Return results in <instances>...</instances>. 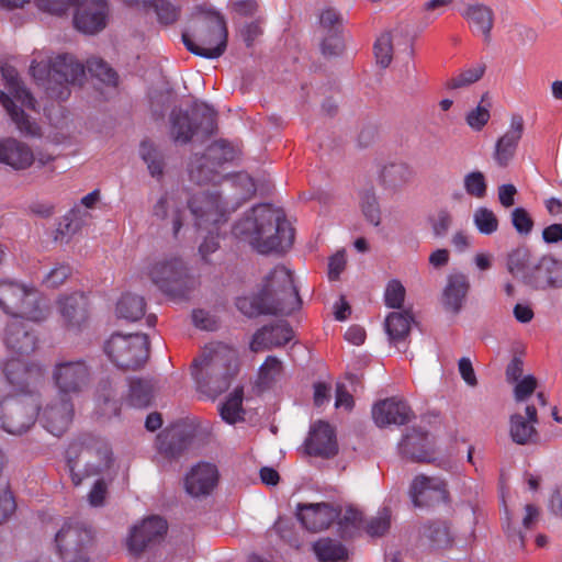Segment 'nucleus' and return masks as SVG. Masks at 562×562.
I'll use <instances>...</instances> for the list:
<instances>
[{
	"mask_svg": "<svg viewBox=\"0 0 562 562\" xmlns=\"http://www.w3.org/2000/svg\"><path fill=\"white\" fill-rule=\"evenodd\" d=\"M233 235L248 243L259 254L284 251L291 247L294 238L281 210L270 204H258L246 212L232 229Z\"/></svg>",
	"mask_w": 562,
	"mask_h": 562,
	"instance_id": "1",
	"label": "nucleus"
},
{
	"mask_svg": "<svg viewBox=\"0 0 562 562\" xmlns=\"http://www.w3.org/2000/svg\"><path fill=\"white\" fill-rule=\"evenodd\" d=\"M23 319L25 317L11 318L3 335L4 345L11 353L3 371L8 382L21 391H25L31 384H38L44 376L40 364L27 361V357L35 350L36 338L26 329Z\"/></svg>",
	"mask_w": 562,
	"mask_h": 562,
	"instance_id": "2",
	"label": "nucleus"
},
{
	"mask_svg": "<svg viewBox=\"0 0 562 562\" xmlns=\"http://www.w3.org/2000/svg\"><path fill=\"white\" fill-rule=\"evenodd\" d=\"M30 75L45 89L48 98L65 101L70 95V86L81 85L85 66L68 54L52 57L46 52L35 53L30 66Z\"/></svg>",
	"mask_w": 562,
	"mask_h": 562,
	"instance_id": "3",
	"label": "nucleus"
},
{
	"mask_svg": "<svg viewBox=\"0 0 562 562\" xmlns=\"http://www.w3.org/2000/svg\"><path fill=\"white\" fill-rule=\"evenodd\" d=\"M236 368L237 351L226 344L211 342L193 361L191 370L198 391L214 398L228 387Z\"/></svg>",
	"mask_w": 562,
	"mask_h": 562,
	"instance_id": "4",
	"label": "nucleus"
},
{
	"mask_svg": "<svg viewBox=\"0 0 562 562\" xmlns=\"http://www.w3.org/2000/svg\"><path fill=\"white\" fill-rule=\"evenodd\" d=\"M192 29L195 38L182 33V42L190 53L209 59L224 54L228 34L226 20L220 11L209 3L196 5L192 12Z\"/></svg>",
	"mask_w": 562,
	"mask_h": 562,
	"instance_id": "5",
	"label": "nucleus"
},
{
	"mask_svg": "<svg viewBox=\"0 0 562 562\" xmlns=\"http://www.w3.org/2000/svg\"><path fill=\"white\" fill-rule=\"evenodd\" d=\"M67 465L74 485L85 477L98 475L112 462V453L106 441L90 434L74 440L66 450Z\"/></svg>",
	"mask_w": 562,
	"mask_h": 562,
	"instance_id": "6",
	"label": "nucleus"
},
{
	"mask_svg": "<svg viewBox=\"0 0 562 562\" xmlns=\"http://www.w3.org/2000/svg\"><path fill=\"white\" fill-rule=\"evenodd\" d=\"M0 307L12 318L32 322L44 321L49 314L47 301L36 288L13 280H0Z\"/></svg>",
	"mask_w": 562,
	"mask_h": 562,
	"instance_id": "7",
	"label": "nucleus"
},
{
	"mask_svg": "<svg viewBox=\"0 0 562 562\" xmlns=\"http://www.w3.org/2000/svg\"><path fill=\"white\" fill-rule=\"evenodd\" d=\"M1 75L5 81V87L9 93L0 91V103L21 133L32 136L37 135L38 126L29 119L23 109L15 104V102H19L21 106L35 110L36 100L25 88L19 72L13 66L9 64L2 65Z\"/></svg>",
	"mask_w": 562,
	"mask_h": 562,
	"instance_id": "8",
	"label": "nucleus"
},
{
	"mask_svg": "<svg viewBox=\"0 0 562 562\" xmlns=\"http://www.w3.org/2000/svg\"><path fill=\"white\" fill-rule=\"evenodd\" d=\"M192 115L182 110L173 109L170 114V135L176 143L187 144L194 134L212 135L216 130V112L204 103L194 102Z\"/></svg>",
	"mask_w": 562,
	"mask_h": 562,
	"instance_id": "9",
	"label": "nucleus"
},
{
	"mask_svg": "<svg viewBox=\"0 0 562 562\" xmlns=\"http://www.w3.org/2000/svg\"><path fill=\"white\" fill-rule=\"evenodd\" d=\"M29 385L25 391H21L16 385H12L18 392L24 394L21 397H5L0 402V427L12 435H21L34 425L38 406L32 395Z\"/></svg>",
	"mask_w": 562,
	"mask_h": 562,
	"instance_id": "10",
	"label": "nucleus"
},
{
	"mask_svg": "<svg viewBox=\"0 0 562 562\" xmlns=\"http://www.w3.org/2000/svg\"><path fill=\"white\" fill-rule=\"evenodd\" d=\"M55 546L64 562H91L92 530L82 522L67 520L55 536Z\"/></svg>",
	"mask_w": 562,
	"mask_h": 562,
	"instance_id": "11",
	"label": "nucleus"
},
{
	"mask_svg": "<svg viewBox=\"0 0 562 562\" xmlns=\"http://www.w3.org/2000/svg\"><path fill=\"white\" fill-rule=\"evenodd\" d=\"M261 290L280 314L289 315L301 307L302 301L293 283L292 271L284 266L274 267L265 277Z\"/></svg>",
	"mask_w": 562,
	"mask_h": 562,
	"instance_id": "12",
	"label": "nucleus"
},
{
	"mask_svg": "<svg viewBox=\"0 0 562 562\" xmlns=\"http://www.w3.org/2000/svg\"><path fill=\"white\" fill-rule=\"evenodd\" d=\"M195 228L221 226L227 222L236 206H229L217 191H199L187 200Z\"/></svg>",
	"mask_w": 562,
	"mask_h": 562,
	"instance_id": "13",
	"label": "nucleus"
},
{
	"mask_svg": "<svg viewBox=\"0 0 562 562\" xmlns=\"http://www.w3.org/2000/svg\"><path fill=\"white\" fill-rule=\"evenodd\" d=\"M104 352L115 366L124 369H137L148 358L147 336L113 334L104 345Z\"/></svg>",
	"mask_w": 562,
	"mask_h": 562,
	"instance_id": "14",
	"label": "nucleus"
},
{
	"mask_svg": "<svg viewBox=\"0 0 562 562\" xmlns=\"http://www.w3.org/2000/svg\"><path fill=\"white\" fill-rule=\"evenodd\" d=\"M236 156L234 147L225 140L211 144L206 153L190 164L189 177L196 184L217 183L222 179L218 168Z\"/></svg>",
	"mask_w": 562,
	"mask_h": 562,
	"instance_id": "15",
	"label": "nucleus"
},
{
	"mask_svg": "<svg viewBox=\"0 0 562 562\" xmlns=\"http://www.w3.org/2000/svg\"><path fill=\"white\" fill-rule=\"evenodd\" d=\"M147 274L158 289L167 295L181 297L187 294L189 278L179 258H162L154 261Z\"/></svg>",
	"mask_w": 562,
	"mask_h": 562,
	"instance_id": "16",
	"label": "nucleus"
},
{
	"mask_svg": "<svg viewBox=\"0 0 562 562\" xmlns=\"http://www.w3.org/2000/svg\"><path fill=\"white\" fill-rule=\"evenodd\" d=\"M52 376L59 394L70 397L88 386L91 370L82 359L60 361L55 364Z\"/></svg>",
	"mask_w": 562,
	"mask_h": 562,
	"instance_id": "17",
	"label": "nucleus"
},
{
	"mask_svg": "<svg viewBox=\"0 0 562 562\" xmlns=\"http://www.w3.org/2000/svg\"><path fill=\"white\" fill-rule=\"evenodd\" d=\"M187 200L180 191H168L153 205V216L164 226H170L175 238L179 237L187 218Z\"/></svg>",
	"mask_w": 562,
	"mask_h": 562,
	"instance_id": "18",
	"label": "nucleus"
},
{
	"mask_svg": "<svg viewBox=\"0 0 562 562\" xmlns=\"http://www.w3.org/2000/svg\"><path fill=\"white\" fill-rule=\"evenodd\" d=\"M76 11L75 27L85 34L101 32L108 23L109 7L106 0H74Z\"/></svg>",
	"mask_w": 562,
	"mask_h": 562,
	"instance_id": "19",
	"label": "nucleus"
},
{
	"mask_svg": "<svg viewBox=\"0 0 562 562\" xmlns=\"http://www.w3.org/2000/svg\"><path fill=\"white\" fill-rule=\"evenodd\" d=\"M74 405L70 397L60 395L37 411L42 426L54 436H60L70 425Z\"/></svg>",
	"mask_w": 562,
	"mask_h": 562,
	"instance_id": "20",
	"label": "nucleus"
},
{
	"mask_svg": "<svg viewBox=\"0 0 562 562\" xmlns=\"http://www.w3.org/2000/svg\"><path fill=\"white\" fill-rule=\"evenodd\" d=\"M344 18L334 8H326L319 14V29L323 35L321 43L325 56H337L344 49L342 40Z\"/></svg>",
	"mask_w": 562,
	"mask_h": 562,
	"instance_id": "21",
	"label": "nucleus"
},
{
	"mask_svg": "<svg viewBox=\"0 0 562 562\" xmlns=\"http://www.w3.org/2000/svg\"><path fill=\"white\" fill-rule=\"evenodd\" d=\"M409 495L414 506L428 507L445 503L448 497V492L441 479L417 475L411 485Z\"/></svg>",
	"mask_w": 562,
	"mask_h": 562,
	"instance_id": "22",
	"label": "nucleus"
},
{
	"mask_svg": "<svg viewBox=\"0 0 562 562\" xmlns=\"http://www.w3.org/2000/svg\"><path fill=\"white\" fill-rule=\"evenodd\" d=\"M526 283L535 289L562 286V261L543 256L530 269Z\"/></svg>",
	"mask_w": 562,
	"mask_h": 562,
	"instance_id": "23",
	"label": "nucleus"
},
{
	"mask_svg": "<svg viewBox=\"0 0 562 562\" xmlns=\"http://www.w3.org/2000/svg\"><path fill=\"white\" fill-rule=\"evenodd\" d=\"M167 529V521L159 516L144 519L140 525L131 530L127 540L130 551L135 554L140 553L150 542L162 538Z\"/></svg>",
	"mask_w": 562,
	"mask_h": 562,
	"instance_id": "24",
	"label": "nucleus"
},
{
	"mask_svg": "<svg viewBox=\"0 0 562 562\" xmlns=\"http://www.w3.org/2000/svg\"><path fill=\"white\" fill-rule=\"evenodd\" d=\"M218 482L217 468L207 462L194 465L184 479V487L193 497L206 496L212 493Z\"/></svg>",
	"mask_w": 562,
	"mask_h": 562,
	"instance_id": "25",
	"label": "nucleus"
},
{
	"mask_svg": "<svg viewBox=\"0 0 562 562\" xmlns=\"http://www.w3.org/2000/svg\"><path fill=\"white\" fill-rule=\"evenodd\" d=\"M293 339V330L285 322H278L258 329L250 341L255 352L286 345Z\"/></svg>",
	"mask_w": 562,
	"mask_h": 562,
	"instance_id": "26",
	"label": "nucleus"
},
{
	"mask_svg": "<svg viewBox=\"0 0 562 562\" xmlns=\"http://www.w3.org/2000/svg\"><path fill=\"white\" fill-rule=\"evenodd\" d=\"M412 411L402 400L385 398L372 408V418L376 426L404 425L411 419Z\"/></svg>",
	"mask_w": 562,
	"mask_h": 562,
	"instance_id": "27",
	"label": "nucleus"
},
{
	"mask_svg": "<svg viewBox=\"0 0 562 562\" xmlns=\"http://www.w3.org/2000/svg\"><path fill=\"white\" fill-rule=\"evenodd\" d=\"M58 312L69 328L80 327L88 318V299L76 291L68 295H60L57 300Z\"/></svg>",
	"mask_w": 562,
	"mask_h": 562,
	"instance_id": "28",
	"label": "nucleus"
},
{
	"mask_svg": "<svg viewBox=\"0 0 562 562\" xmlns=\"http://www.w3.org/2000/svg\"><path fill=\"white\" fill-rule=\"evenodd\" d=\"M306 452L311 456L331 457L337 452V442L334 429L326 422L315 423L305 441Z\"/></svg>",
	"mask_w": 562,
	"mask_h": 562,
	"instance_id": "29",
	"label": "nucleus"
},
{
	"mask_svg": "<svg viewBox=\"0 0 562 562\" xmlns=\"http://www.w3.org/2000/svg\"><path fill=\"white\" fill-rule=\"evenodd\" d=\"M525 412L526 417L518 413L509 416L508 434L512 441L519 446L529 445L537 437V408L533 405H527Z\"/></svg>",
	"mask_w": 562,
	"mask_h": 562,
	"instance_id": "30",
	"label": "nucleus"
},
{
	"mask_svg": "<svg viewBox=\"0 0 562 562\" xmlns=\"http://www.w3.org/2000/svg\"><path fill=\"white\" fill-rule=\"evenodd\" d=\"M302 525L311 531L328 528L339 517V510L329 504H308L300 507L297 514Z\"/></svg>",
	"mask_w": 562,
	"mask_h": 562,
	"instance_id": "31",
	"label": "nucleus"
},
{
	"mask_svg": "<svg viewBox=\"0 0 562 562\" xmlns=\"http://www.w3.org/2000/svg\"><path fill=\"white\" fill-rule=\"evenodd\" d=\"M460 14L473 34L482 36L484 42H490L494 25V12L488 5L479 2L469 3Z\"/></svg>",
	"mask_w": 562,
	"mask_h": 562,
	"instance_id": "32",
	"label": "nucleus"
},
{
	"mask_svg": "<svg viewBox=\"0 0 562 562\" xmlns=\"http://www.w3.org/2000/svg\"><path fill=\"white\" fill-rule=\"evenodd\" d=\"M524 132V120L520 115H514L507 132L495 145L494 159L501 167H506L513 159L518 143Z\"/></svg>",
	"mask_w": 562,
	"mask_h": 562,
	"instance_id": "33",
	"label": "nucleus"
},
{
	"mask_svg": "<svg viewBox=\"0 0 562 562\" xmlns=\"http://www.w3.org/2000/svg\"><path fill=\"white\" fill-rule=\"evenodd\" d=\"M400 452L405 458L418 462H429L432 459V443L429 435L419 429H412L398 445Z\"/></svg>",
	"mask_w": 562,
	"mask_h": 562,
	"instance_id": "34",
	"label": "nucleus"
},
{
	"mask_svg": "<svg viewBox=\"0 0 562 562\" xmlns=\"http://www.w3.org/2000/svg\"><path fill=\"white\" fill-rule=\"evenodd\" d=\"M34 161L32 149L14 138L0 140V162L10 166L14 170L29 168Z\"/></svg>",
	"mask_w": 562,
	"mask_h": 562,
	"instance_id": "35",
	"label": "nucleus"
},
{
	"mask_svg": "<svg viewBox=\"0 0 562 562\" xmlns=\"http://www.w3.org/2000/svg\"><path fill=\"white\" fill-rule=\"evenodd\" d=\"M469 288L470 283L465 274H450L442 293V303L445 307L453 313L460 312Z\"/></svg>",
	"mask_w": 562,
	"mask_h": 562,
	"instance_id": "36",
	"label": "nucleus"
},
{
	"mask_svg": "<svg viewBox=\"0 0 562 562\" xmlns=\"http://www.w3.org/2000/svg\"><path fill=\"white\" fill-rule=\"evenodd\" d=\"M236 307L248 317L261 314H280V312H277L276 304L271 303L270 299L262 294V290L257 295L237 297Z\"/></svg>",
	"mask_w": 562,
	"mask_h": 562,
	"instance_id": "37",
	"label": "nucleus"
},
{
	"mask_svg": "<svg viewBox=\"0 0 562 562\" xmlns=\"http://www.w3.org/2000/svg\"><path fill=\"white\" fill-rule=\"evenodd\" d=\"M189 439L178 428H171L157 436L156 446L160 453L168 458L178 457L187 449Z\"/></svg>",
	"mask_w": 562,
	"mask_h": 562,
	"instance_id": "38",
	"label": "nucleus"
},
{
	"mask_svg": "<svg viewBox=\"0 0 562 562\" xmlns=\"http://www.w3.org/2000/svg\"><path fill=\"white\" fill-rule=\"evenodd\" d=\"M413 178V170L406 162H390L380 172V181L385 188L396 189L408 183Z\"/></svg>",
	"mask_w": 562,
	"mask_h": 562,
	"instance_id": "39",
	"label": "nucleus"
},
{
	"mask_svg": "<svg viewBox=\"0 0 562 562\" xmlns=\"http://www.w3.org/2000/svg\"><path fill=\"white\" fill-rule=\"evenodd\" d=\"M142 8L145 11H153L162 25L176 23L181 12V8L171 0H143Z\"/></svg>",
	"mask_w": 562,
	"mask_h": 562,
	"instance_id": "40",
	"label": "nucleus"
},
{
	"mask_svg": "<svg viewBox=\"0 0 562 562\" xmlns=\"http://www.w3.org/2000/svg\"><path fill=\"white\" fill-rule=\"evenodd\" d=\"M413 317L408 312H392L385 319V329L390 340L397 344L405 339L411 330Z\"/></svg>",
	"mask_w": 562,
	"mask_h": 562,
	"instance_id": "41",
	"label": "nucleus"
},
{
	"mask_svg": "<svg viewBox=\"0 0 562 562\" xmlns=\"http://www.w3.org/2000/svg\"><path fill=\"white\" fill-rule=\"evenodd\" d=\"M145 306L142 296L126 293L121 296L116 304V314L119 318L136 322L145 315Z\"/></svg>",
	"mask_w": 562,
	"mask_h": 562,
	"instance_id": "42",
	"label": "nucleus"
},
{
	"mask_svg": "<svg viewBox=\"0 0 562 562\" xmlns=\"http://www.w3.org/2000/svg\"><path fill=\"white\" fill-rule=\"evenodd\" d=\"M398 37L400 33L396 31L383 32L376 37L373 45V53L376 64L382 68L390 66L393 58L394 44Z\"/></svg>",
	"mask_w": 562,
	"mask_h": 562,
	"instance_id": "43",
	"label": "nucleus"
},
{
	"mask_svg": "<svg viewBox=\"0 0 562 562\" xmlns=\"http://www.w3.org/2000/svg\"><path fill=\"white\" fill-rule=\"evenodd\" d=\"M313 551L321 562H339L347 559V549L329 538L319 539L313 544Z\"/></svg>",
	"mask_w": 562,
	"mask_h": 562,
	"instance_id": "44",
	"label": "nucleus"
},
{
	"mask_svg": "<svg viewBox=\"0 0 562 562\" xmlns=\"http://www.w3.org/2000/svg\"><path fill=\"white\" fill-rule=\"evenodd\" d=\"M154 395V385L148 380H131L130 393L127 396L128 405L136 408L147 407Z\"/></svg>",
	"mask_w": 562,
	"mask_h": 562,
	"instance_id": "45",
	"label": "nucleus"
},
{
	"mask_svg": "<svg viewBox=\"0 0 562 562\" xmlns=\"http://www.w3.org/2000/svg\"><path fill=\"white\" fill-rule=\"evenodd\" d=\"M533 263H530V251L526 247H518L512 250L507 257V269L516 278L525 282Z\"/></svg>",
	"mask_w": 562,
	"mask_h": 562,
	"instance_id": "46",
	"label": "nucleus"
},
{
	"mask_svg": "<svg viewBox=\"0 0 562 562\" xmlns=\"http://www.w3.org/2000/svg\"><path fill=\"white\" fill-rule=\"evenodd\" d=\"M243 395V390L236 389L221 405L220 415L225 423L234 425L244 419Z\"/></svg>",
	"mask_w": 562,
	"mask_h": 562,
	"instance_id": "47",
	"label": "nucleus"
},
{
	"mask_svg": "<svg viewBox=\"0 0 562 562\" xmlns=\"http://www.w3.org/2000/svg\"><path fill=\"white\" fill-rule=\"evenodd\" d=\"M99 413L104 417L116 416L120 412V404L113 395V386L110 381H103L98 389Z\"/></svg>",
	"mask_w": 562,
	"mask_h": 562,
	"instance_id": "48",
	"label": "nucleus"
},
{
	"mask_svg": "<svg viewBox=\"0 0 562 562\" xmlns=\"http://www.w3.org/2000/svg\"><path fill=\"white\" fill-rule=\"evenodd\" d=\"M139 155L146 162L149 173L154 178H161L164 175V158L162 155L150 142H142L139 147Z\"/></svg>",
	"mask_w": 562,
	"mask_h": 562,
	"instance_id": "49",
	"label": "nucleus"
},
{
	"mask_svg": "<svg viewBox=\"0 0 562 562\" xmlns=\"http://www.w3.org/2000/svg\"><path fill=\"white\" fill-rule=\"evenodd\" d=\"M90 75L109 87L117 86V74L101 58L92 57L87 60Z\"/></svg>",
	"mask_w": 562,
	"mask_h": 562,
	"instance_id": "50",
	"label": "nucleus"
},
{
	"mask_svg": "<svg viewBox=\"0 0 562 562\" xmlns=\"http://www.w3.org/2000/svg\"><path fill=\"white\" fill-rule=\"evenodd\" d=\"M283 366L280 359L274 356L267 357L259 368V385L268 387L281 378Z\"/></svg>",
	"mask_w": 562,
	"mask_h": 562,
	"instance_id": "51",
	"label": "nucleus"
},
{
	"mask_svg": "<svg viewBox=\"0 0 562 562\" xmlns=\"http://www.w3.org/2000/svg\"><path fill=\"white\" fill-rule=\"evenodd\" d=\"M424 536L437 548H443L451 543L452 537L446 522L436 521L424 527Z\"/></svg>",
	"mask_w": 562,
	"mask_h": 562,
	"instance_id": "52",
	"label": "nucleus"
},
{
	"mask_svg": "<svg viewBox=\"0 0 562 562\" xmlns=\"http://www.w3.org/2000/svg\"><path fill=\"white\" fill-rule=\"evenodd\" d=\"M473 223L483 235H492L498 229V220L494 212L485 206L477 207L473 213Z\"/></svg>",
	"mask_w": 562,
	"mask_h": 562,
	"instance_id": "53",
	"label": "nucleus"
},
{
	"mask_svg": "<svg viewBox=\"0 0 562 562\" xmlns=\"http://www.w3.org/2000/svg\"><path fill=\"white\" fill-rule=\"evenodd\" d=\"M484 70V65H476L464 69L448 81V87L450 89H458L470 86L482 78Z\"/></svg>",
	"mask_w": 562,
	"mask_h": 562,
	"instance_id": "54",
	"label": "nucleus"
},
{
	"mask_svg": "<svg viewBox=\"0 0 562 562\" xmlns=\"http://www.w3.org/2000/svg\"><path fill=\"white\" fill-rule=\"evenodd\" d=\"M463 186L465 192L471 196L483 199L486 195L487 184L481 171H472L465 175Z\"/></svg>",
	"mask_w": 562,
	"mask_h": 562,
	"instance_id": "55",
	"label": "nucleus"
},
{
	"mask_svg": "<svg viewBox=\"0 0 562 562\" xmlns=\"http://www.w3.org/2000/svg\"><path fill=\"white\" fill-rule=\"evenodd\" d=\"M391 525V512L389 508L383 507L380 509L375 517H372L367 525V532L372 537L384 535Z\"/></svg>",
	"mask_w": 562,
	"mask_h": 562,
	"instance_id": "56",
	"label": "nucleus"
},
{
	"mask_svg": "<svg viewBox=\"0 0 562 562\" xmlns=\"http://www.w3.org/2000/svg\"><path fill=\"white\" fill-rule=\"evenodd\" d=\"M198 231H206L207 235L199 247L201 258L207 262L209 256L220 248L218 231L220 226H210L209 228H196Z\"/></svg>",
	"mask_w": 562,
	"mask_h": 562,
	"instance_id": "57",
	"label": "nucleus"
},
{
	"mask_svg": "<svg viewBox=\"0 0 562 562\" xmlns=\"http://www.w3.org/2000/svg\"><path fill=\"white\" fill-rule=\"evenodd\" d=\"M405 297V288L397 280H391L384 292V302L387 307L400 308Z\"/></svg>",
	"mask_w": 562,
	"mask_h": 562,
	"instance_id": "58",
	"label": "nucleus"
},
{
	"mask_svg": "<svg viewBox=\"0 0 562 562\" xmlns=\"http://www.w3.org/2000/svg\"><path fill=\"white\" fill-rule=\"evenodd\" d=\"M361 207L367 220L378 226L380 224V209L376 196L371 191H366L361 196Z\"/></svg>",
	"mask_w": 562,
	"mask_h": 562,
	"instance_id": "59",
	"label": "nucleus"
},
{
	"mask_svg": "<svg viewBox=\"0 0 562 562\" xmlns=\"http://www.w3.org/2000/svg\"><path fill=\"white\" fill-rule=\"evenodd\" d=\"M537 380L533 375H526L521 380L515 382L514 398L516 402H525L530 397L537 389Z\"/></svg>",
	"mask_w": 562,
	"mask_h": 562,
	"instance_id": "60",
	"label": "nucleus"
},
{
	"mask_svg": "<svg viewBox=\"0 0 562 562\" xmlns=\"http://www.w3.org/2000/svg\"><path fill=\"white\" fill-rule=\"evenodd\" d=\"M512 224L520 235L530 234L533 227V221L524 207H516L513 210Z\"/></svg>",
	"mask_w": 562,
	"mask_h": 562,
	"instance_id": "61",
	"label": "nucleus"
},
{
	"mask_svg": "<svg viewBox=\"0 0 562 562\" xmlns=\"http://www.w3.org/2000/svg\"><path fill=\"white\" fill-rule=\"evenodd\" d=\"M71 273V268L68 265L55 266L43 279V283L47 288H57L61 285Z\"/></svg>",
	"mask_w": 562,
	"mask_h": 562,
	"instance_id": "62",
	"label": "nucleus"
},
{
	"mask_svg": "<svg viewBox=\"0 0 562 562\" xmlns=\"http://www.w3.org/2000/svg\"><path fill=\"white\" fill-rule=\"evenodd\" d=\"M490 117L488 109L479 104L467 114L465 121L473 131H481L487 124Z\"/></svg>",
	"mask_w": 562,
	"mask_h": 562,
	"instance_id": "63",
	"label": "nucleus"
},
{
	"mask_svg": "<svg viewBox=\"0 0 562 562\" xmlns=\"http://www.w3.org/2000/svg\"><path fill=\"white\" fill-rule=\"evenodd\" d=\"M16 508V504L12 493L8 486H4L2 493H0V524L7 520Z\"/></svg>",
	"mask_w": 562,
	"mask_h": 562,
	"instance_id": "64",
	"label": "nucleus"
}]
</instances>
